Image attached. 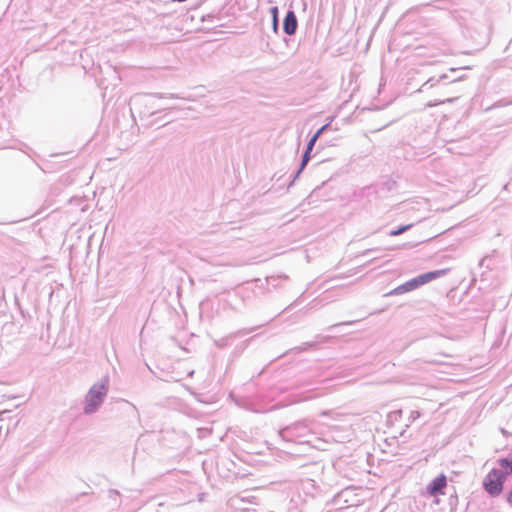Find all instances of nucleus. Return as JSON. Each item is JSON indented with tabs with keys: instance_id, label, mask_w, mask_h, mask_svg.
<instances>
[{
	"instance_id": "1",
	"label": "nucleus",
	"mask_w": 512,
	"mask_h": 512,
	"mask_svg": "<svg viewBox=\"0 0 512 512\" xmlns=\"http://www.w3.org/2000/svg\"><path fill=\"white\" fill-rule=\"evenodd\" d=\"M498 463L503 470L492 469L483 480L485 491L493 497L503 492L507 476L512 474V457L499 459Z\"/></svg>"
},
{
	"instance_id": "2",
	"label": "nucleus",
	"mask_w": 512,
	"mask_h": 512,
	"mask_svg": "<svg viewBox=\"0 0 512 512\" xmlns=\"http://www.w3.org/2000/svg\"><path fill=\"white\" fill-rule=\"evenodd\" d=\"M107 393V387L104 384H95L86 396L85 412L92 413L102 403Z\"/></svg>"
},
{
	"instance_id": "3",
	"label": "nucleus",
	"mask_w": 512,
	"mask_h": 512,
	"mask_svg": "<svg viewBox=\"0 0 512 512\" xmlns=\"http://www.w3.org/2000/svg\"><path fill=\"white\" fill-rule=\"evenodd\" d=\"M447 486V477L444 474H440L435 477L426 487L427 493L436 497L438 495H444V489Z\"/></svg>"
},
{
	"instance_id": "4",
	"label": "nucleus",
	"mask_w": 512,
	"mask_h": 512,
	"mask_svg": "<svg viewBox=\"0 0 512 512\" xmlns=\"http://www.w3.org/2000/svg\"><path fill=\"white\" fill-rule=\"evenodd\" d=\"M447 272H448V269L431 271V272H427V273L419 275L418 277H416V279H417L418 285L421 286V285L431 282L432 280H434L438 277L445 275Z\"/></svg>"
},
{
	"instance_id": "5",
	"label": "nucleus",
	"mask_w": 512,
	"mask_h": 512,
	"mask_svg": "<svg viewBox=\"0 0 512 512\" xmlns=\"http://www.w3.org/2000/svg\"><path fill=\"white\" fill-rule=\"evenodd\" d=\"M284 31L288 35H293L297 28V19L293 11H289L284 19Z\"/></svg>"
},
{
	"instance_id": "6",
	"label": "nucleus",
	"mask_w": 512,
	"mask_h": 512,
	"mask_svg": "<svg viewBox=\"0 0 512 512\" xmlns=\"http://www.w3.org/2000/svg\"><path fill=\"white\" fill-rule=\"evenodd\" d=\"M418 287H419V285H418L417 279L413 278V279L407 281L406 283L400 285L399 287L395 288L391 292V294H401V293L409 292Z\"/></svg>"
},
{
	"instance_id": "7",
	"label": "nucleus",
	"mask_w": 512,
	"mask_h": 512,
	"mask_svg": "<svg viewBox=\"0 0 512 512\" xmlns=\"http://www.w3.org/2000/svg\"><path fill=\"white\" fill-rule=\"evenodd\" d=\"M326 128V125H324L323 127H321L314 135L313 137L310 139L308 145H307V149H306V152H305V155H304V162H306L309 158V153L312 151L318 137L320 136V134L325 130Z\"/></svg>"
},
{
	"instance_id": "8",
	"label": "nucleus",
	"mask_w": 512,
	"mask_h": 512,
	"mask_svg": "<svg viewBox=\"0 0 512 512\" xmlns=\"http://www.w3.org/2000/svg\"><path fill=\"white\" fill-rule=\"evenodd\" d=\"M411 227V225H406V226H402L400 227L399 229L397 230H393L390 232V235L391 236H397V235H400L401 233H403L404 231H406L407 229H409Z\"/></svg>"
},
{
	"instance_id": "9",
	"label": "nucleus",
	"mask_w": 512,
	"mask_h": 512,
	"mask_svg": "<svg viewBox=\"0 0 512 512\" xmlns=\"http://www.w3.org/2000/svg\"><path fill=\"white\" fill-rule=\"evenodd\" d=\"M271 12H272V18H273V24H274V27L276 28L277 27V12H278V9L277 7H273L271 9Z\"/></svg>"
}]
</instances>
